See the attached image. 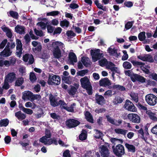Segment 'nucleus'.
I'll return each mask as SVG.
<instances>
[{"instance_id":"obj_45","label":"nucleus","mask_w":157,"mask_h":157,"mask_svg":"<svg viewBox=\"0 0 157 157\" xmlns=\"http://www.w3.org/2000/svg\"><path fill=\"white\" fill-rule=\"evenodd\" d=\"M42 49V46L40 43H39L38 45L36 47L33 48V50L34 52H39L41 51Z\"/></svg>"},{"instance_id":"obj_62","label":"nucleus","mask_w":157,"mask_h":157,"mask_svg":"<svg viewBox=\"0 0 157 157\" xmlns=\"http://www.w3.org/2000/svg\"><path fill=\"white\" fill-rule=\"evenodd\" d=\"M145 61L152 63L154 62V60L152 57L151 55H149L147 56L146 57Z\"/></svg>"},{"instance_id":"obj_34","label":"nucleus","mask_w":157,"mask_h":157,"mask_svg":"<svg viewBox=\"0 0 157 157\" xmlns=\"http://www.w3.org/2000/svg\"><path fill=\"white\" fill-rule=\"evenodd\" d=\"M116 133L118 134H121L123 135H125L127 130H124L121 128H116L114 130Z\"/></svg>"},{"instance_id":"obj_11","label":"nucleus","mask_w":157,"mask_h":157,"mask_svg":"<svg viewBox=\"0 0 157 157\" xmlns=\"http://www.w3.org/2000/svg\"><path fill=\"white\" fill-rule=\"evenodd\" d=\"M132 77L131 78V80L133 82H135L136 81L142 83L145 82L146 79L144 77L137 74H134Z\"/></svg>"},{"instance_id":"obj_59","label":"nucleus","mask_w":157,"mask_h":157,"mask_svg":"<svg viewBox=\"0 0 157 157\" xmlns=\"http://www.w3.org/2000/svg\"><path fill=\"white\" fill-rule=\"evenodd\" d=\"M37 25L40 26L43 29H45L46 27V24L44 22L42 21L38 22L37 24Z\"/></svg>"},{"instance_id":"obj_8","label":"nucleus","mask_w":157,"mask_h":157,"mask_svg":"<svg viewBox=\"0 0 157 157\" xmlns=\"http://www.w3.org/2000/svg\"><path fill=\"white\" fill-rule=\"evenodd\" d=\"M65 124L69 128H71L78 126L80 124V122L74 119H70L67 120Z\"/></svg>"},{"instance_id":"obj_28","label":"nucleus","mask_w":157,"mask_h":157,"mask_svg":"<svg viewBox=\"0 0 157 157\" xmlns=\"http://www.w3.org/2000/svg\"><path fill=\"white\" fill-rule=\"evenodd\" d=\"M125 146L128 150V151L132 153H134L135 151V147L133 145L129 144L128 143H126Z\"/></svg>"},{"instance_id":"obj_26","label":"nucleus","mask_w":157,"mask_h":157,"mask_svg":"<svg viewBox=\"0 0 157 157\" xmlns=\"http://www.w3.org/2000/svg\"><path fill=\"white\" fill-rule=\"evenodd\" d=\"M24 82V79L22 77L17 78L15 83V86H21Z\"/></svg>"},{"instance_id":"obj_22","label":"nucleus","mask_w":157,"mask_h":157,"mask_svg":"<svg viewBox=\"0 0 157 157\" xmlns=\"http://www.w3.org/2000/svg\"><path fill=\"white\" fill-rule=\"evenodd\" d=\"M68 58L70 62L73 63L77 61V59L76 55L73 52H70L69 54Z\"/></svg>"},{"instance_id":"obj_64","label":"nucleus","mask_w":157,"mask_h":157,"mask_svg":"<svg viewBox=\"0 0 157 157\" xmlns=\"http://www.w3.org/2000/svg\"><path fill=\"white\" fill-rule=\"evenodd\" d=\"M45 137L46 138H50L51 136V134L50 130L46 129L45 131Z\"/></svg>"},{"instance_id":"obj_57","label":"nucleus","mask_w":157,"mask_h":157,"mask_svg":"<svg viewBox=\"0 0 157 157\" xmlns=\"http://www.w3.org/2000/svg\"><path fill=\"white\" fill-rule=\"evenodd\" d=\"M66 34V35L68 37L71 36H76V34L71 30L67 31Z\"/></svg>"},{"instance_id":"obj_13","label":"nucleus","mask_w":157,"mask_h":157,"mask_svg":"<svg viewBox=\"0 0 157 157\" xmlns=\"http://www.w3.org/2000/svg\"><path fill=\"white\" fill-rule=\"evenodd\" d=\"M95 99L96 102L99 105H102L105 101L104 98L101 95H99L97 93L95 95Z\"/></svg>"},{"instance_id":"obj_48","label":"nucleus","mask_w":157,"mask_h":157,"mask_svg":"<svg viewBox=\"0 0 157 157\" xmlns=\"http://www.w3.org/2000/svg\"><path fill=\"white\" fill-rule=\"evenodd\" d=\"M132 99L136 102L138 101V97L137 95L135 93L132 94L130 95Z\"/></svg>"},{"instance_id":"obj_14","label":"nucleus","mask_w":157,"mask_h":157,"mask_svg":"<svg viewBox=\"0 0 157 157\" xmlns=\"http://www.w3.org/2000/svg\"><path fill=\"white\" fill-rule=\"evenodd\" d=\"M16 78V75L14 72H10L8 73L6 76V81L12 83Z\"/></svg>"},{"instance_id":"obj_17","label":"nucleus","mask_w":157,"mask_h":157,"mask_svg":"<svg viewBox=\"0 0 157 157\" xmlns=\"http://www.w3.org/2000/svg\"><path fill=\"white\" fill-rule=\"evenodd\" d=\"M15 32L20 34H24L25 33V28L23 26L17 25L15 28Z\"/></svg>"},{"instance_id":"obj_61","label":"nucleus","mask_w":157,"mask_h":157,"mask_svg":"<svg viewBox=\"0 0 157 157\" xmlns=\"http://www.w3.org/2000/svg\"><path fill=\"white\" fill-rule=\"evenodd\" d=\"M63 157H71L69 150H65L63 153Z\"/></svg>"},{"instance_id":"obj_25","label":"nucleus","mask_w":157,"mask_h":157,"mask_svg":"<svg viewBox=\"0 0 157 157\" xmlns=\"http://www.w3.org/2000/svg\"><path fill=\"white\" fill-rule=\"evenodd\" d=\"M85 114L87 121L91 123H93L94 122V120L91 113L88 111H86Z\"/></svg>"},{"instance_id":"obj_35","label":"nucleus","mask_w":157,"mask_h":157,"mask_svg":"<svg viewBox=\"0 0 157 157\" xmlns=\"http://www.w3.org/2000/svg\"><path fill=\"white\" fill-rule=\"evenodd\" d=\"M113 89H116L121 91H125L126 90L124 86L119 85H113Z\"/></svg>"},{"instance_id":"obj_50","label":"nucleus","mask_w":157,"mask_h":157,"mask_svg":"<svg viewBox=\"0 0 157 157\" xmlns=\"http://www.w3.org/2000/svg\"><path fill=\"white\" fill-rule=\"evenodd\" d=\"M88 72V70L87 69L83 70L78 71V75L80 76H83L86 74Z\"/></svg>"},{"instance_id":"obj_5","label":"nucleus","mask_w":157,"mask_h":157,"mask_svg":"<svg viewBox=\"0 0 157 157\" xmlns=\"http://www.w3.org/2000/svg\"><path fill=\"white\" fill-rule=\"evenodd\" d=\"M112 148L114 153L118 157H120L124 154V147L121 144H119L117 145L115 148H114V146H113Z\"/></svg>"},{"instance_id":"obj_46","label":"nucleus","mask_w":157,"mask_h":157,"mask_svg":"<svg viewBox=\"0 0 157 157\" xmlns=\"http://www.w3.org/2000/svg\"><path fill=\"white\" fill-rule=\"evenodd\" d=\"M106 117L107 119V120L110 123L115 125L116 126L118 125V124H116L115 120L112 119L111 117H110L109 115L106 116Z\"/></svg>"},{"instance_id":"obj_6","label":"nucleus","mask_w":157,"mask_h":157,"mask_svg":"<svg viewBox=\"0 0 157 157\" xmlns=\"http://www.w3.org/2000/svg\"><path fill=\"white\" fill-rule=\"evenodd\" d=\"M100 50L97 49L96 50H91L90 51L91 55L92 56V59L96 61L100 59L103 57V53H100Z\"/></svg>"},{"instance_id":"obj_20","label":"nucleus","mask_w":157,"mask_h":157,"mask_svg":"<svg viewBox=\"0 0 157 157\" xmlns=\"http://www.w3.org/2000/svg\"><path fill=\"white\" fill-rule=\"evenodd\" d=\"M33 93L29 91H27L23 94L22 99L24 100L28 99H32Z\"/></svg>"},{"instance_id":"obj_1","label":"nucleus","mask_w":157,"mask_h":157,"mask_svg":"<svg viewBox=\"0 0 157 157\" xmlns=\"http://www.w3.org/2000/svg\"><path fill=\"white\" fill-rule=\"evenodd\" d=\"M81 87L86 89L89 95H91L93 94L92 87L89 79L87 76L81 78L80 80Z\"/></svg>"},{"instance_id":"obj_9","label":"nucleus","mask_w":157,"mask_h":157,"mask_svg":"<svg viewBox=\"0 0 157 157\" xmlns=\"http://www.w3.org/2000/svg\"><path fill=\"white\" fill-rule=\"evenodd\" d=\"M128 118L132 122L135 123H139L140 118L139 115L136 114H129L127 116Z\"/></svg>"},{"instance_id":"obj_7","label":"nucleus","mask_w":157,"mask_h":157,"mask_svg":"<svg viewBox=\"0 0 157 157\" xmlns=\"http://www.w3.org/2000/svg\"><path fill=\"white\" fill-rule=\"evenodd\" d=\"M124 107L128 111L132 112H136L137 109L133 103L128 99L126 100Z\"/></svg>"},{"instance_id":"obj_33","label":"nucleus","mask_w":157,"mask_h":157,"mask_svg":"<svg viewBox=\"0 0 157 157\" xmlns=\"http://www.w3.org/2000/svg\"><path fill=\"white\" fill-rule=\"evenodd\" d=\"M124 100L123 98H122L119 96H116L115 97L113 103L115 104L121 103Z\"/></svg>"},{"instance_id":"obj_37","label":"nucleus","mask_w":157,"mask_h":157,"mask_svg":"<svg viewBox=\"0 0 157 157\" xmlns=\"http://www.w3.org/2000/svg\"><path fill=\"white\" fill-rule=\"evenodd\" d=\"M69 21L66 19L61 21L60 23V25L62 27H63L65 26L67 28L69 26Z\"/></svg>"},{"instance_id":"obj_27","label":"nucleus","mask_w":157,"mask_h":157,"mask_svg":"<svg viewBox=\"0 0 157 157\" xmlns=\"http://www.w3.org/2000/svg\"><path fill=\"white\" fill-rule=\"evenodd\" d=\"M128 60L135 67H137L140 65H144L145 63L135 61L132 58H130Z\"/></svg>"},{"instance_id":"obj_41","label":"nucleus","mask_w":157,"mask_h":157,"mask_svg":"<svg viewBox=\"0 0 157 157\" xmlns=\"http://www.w3.org/2000/svg\"><path fill=\"white\" fill-rule=\"evenodd\" d=\"M77 91V88L74 86H72L70 90L68 91V93L70 95H74Z\"/></svg>"},{"instance_id":"obj_55","label":"nucleus","mask_w":157,"mask_h":157,"mask_svg":"<svg viewBox=\"0 0 157 157\" xmlns=\"http://www.w3.org/2000/svg\"><path fill=\"white\" fill-rule=\"evenodd\" d=\"M124 5L128 8H130L132 7L133 5V3L131 1H125L124 3Z\"/></svg>"},{"instance_id":"obj_60","label":"nucleus","mask_w":157,"mask_h":157,"mask_svg":"<svg viewBox=\"0 0 157 157\" xmlns=\"http://www.w3.org/2000/svg\"><path fill=\"white\" fill-rule=\"evenodd\" d=\"M54 27H53L50 25H47V29L48 33H53V31H54Z\"/></svg>"},{"instance_id":"obj_21","label":"nucleus","mask_w":157,"mask_h":157,"mask_svg":"<svg viewBox=\"0 0 157 157\" xmlns=\"http://www.w3.org/2000/svg\"><path fill=\"white\" fill-rule=\"evenodd\" d=\"M138 37L140 41L144 40L145 43H148L149 42L148 39H145L146 38L145 33V32H142L138 34Z\"/></svg>"},{"instance_id":"obj_63","label":"nucleus","mask_w":157,"mask_h":157,"mask_svg":"<svg viewBox=\"0 0 157 157\" xmlns=\"http://www.w3.org/2000/svg\"><path fill=\"white\" fill-rule=\"evenodd\" d=\"M9 82L6 81L5 79L4 84L2 86V88L6 90H7L10 88V86L8 83Z\"/></svg>"},{"instance_id":"obj_38","label":"nucleus","mask_w":157,"mask_h":157,"mask_svg":"<svg viewBox=\"0 0 157 157\" xmlns=\"http://www.w3.org/2000/svg\"><path fill=\"white\" fill-rule=\"evenodd\" d=\"M123 66L124 69H129L131 68L132 65L130 62L128 61H125L123 63Z\"/></svg>"},{"instance_id":"obj_18","label":"nucleus","mask_w":157,"mask_h":157,"mask_svg":"<svg viewBox=\"0 0 157 157\" xmlns=\"http://www.w3.org/2000/svg\"><path fill=\"white\" fill-rule=\"evenodd\" d=\"M108 52L112 56H114L115 57L118 58L120 56V54L118 53L117 52V49H115L114 48L113 49L109 47L107 50Z\"/></svg>"},{"instance_id":"obj_56","label":"nucleus","mask_w":157,"mask_h":157,"mask_svg":"<svg viewBox=\"0 0 157 157\" xmlns=\"http://www.w3.org/2000/svg\"><path fill=\"white\" fill-rule=\"evenodd\" d=\"M132 22L128 21L125 25V28L126 30L129 29L132 27Z\"/></svg>"},{"instance_id":"obj_15","label":"nucleus","mask_w":157,"mask_h":157,"mask_svg":"<svg viewBox=\"0 0 157 157\" xmlns=\"http://www.w3.org/2000/svg\"><path fill=\"white\" fill-rule=\"evenodd\" d=\"M99 82L100 86H101L106 87L111 85L110 81L107 78L101 79Z\"/></svg>"},{"instance_id":"obj_23","label":"nucleus","mask_w":157,"mask_h":157,"mask_svg":"<svg viewBox=\"0 0 157 157\" xmlns=\"http://www.w3.org/2000/svg\"><path fill=\"white\" fill-rule=\"evenodd\" d=\"M15 116L19 120H22L26 118L25 115L22 113L21 111L16 112L15 114Z\"/></svg>"},{"instance_id":"obj_24","label":"nucleus","mask_w":157,"mask_h":157,"mask_svg":"<svg viewBox=\"0 0 157 157\" xmlns=\"http://www.w3.org/2000/svg\"><path fill=\"white\" fill-rule=\"evenodd\" d=\"M101 149V154L103 157H108V155L106 152H108L109 150L106 146L103 145L100 147Z\"/></svg>"},{"instance_id":"obj_29","label":"nucleus","mask_w":157,"mask_h":157,"mask_svg":"<svg viewBox=\"0 0 157 157\" xmlns=\"http://www.w3.org/2000/svg\"><path fill=\"white\" fill-rule=\"evenodd\" d=\"M94 4L98 9L101 10L103 11H105L107 10V8L106 6H103L99 3V1L98 0H95L94 2Z\"/></svg>"},{"instance_id":"obj_58","label":"nucleus","mask_w":157,"mask_h":157,"mask_svg":"<svg viewBox=\"0 0 157 157\" xmlns=\"http://www.w3.org/2000/svg\"><path fill=\"white\" fill-rule=\"evenodd\" d=\"M7 42V40L5 39L2 41L0 44V49H3Z\"/></svg>"},{"instance_id":"obj_51","label":"nucleus","mask_w":157,"mask_h":157,"mask_svg":"<svg viewBox=\"0 0 157 157\" xmlns=\"http://www.w3.org/2000/svg\"><path fill=\"white\" fill-rule=\"evenodd\" d=\"M62 79L63 81L65 82V83L68 84H71V81H70L69 77H65L62 76Z\"/></svg>"},{"instance_id":"obj_12","label":"nucleus","mask_w":157,"mask_h":157,"mask_svg":"<svg viewBox=\"0 0 157 157\" xmlns=\"http://www.w3.org/2000/svg\"><path fill=\"white\" fill-rule=\"evenodd\" d=\"M49 100L51 105L53 107H55L58 106V101L57 98H56L52 94L49 95Z\"/></svg>"},{"instance_id":"obj_16","label":"nucleus","mask_w":157,"mask_h":157,"mask_svg":"<svg viewBox=\"0 0 157 157\" xmlns=\"http://www.w3.org/2000/svg\"><path fill=\"white\" fill-rule=\"evenodd\" d=\"M1 29L4 32L6 33V36L9 38H11L12 37L13 34L10 29L5 25L2 26Z\"/></svg>"},{"instance_id":"obj_2","label":"nucleus","mask_w":157,"mask_h":157,"mask_svg":"<svg viewBox=\"0 0 157 157\" xmlns=\"http://www.w3.org/2000/svg\"><path fill=\"white\" fill-rule=\"evenodd\" d=\"M61 42H52V49L53 54L54 57L59 59L62 56V53L59 48Z\"/></svg>"},{"instance_id":"obj_39","label":"nucleus","mask_w":157,"mask_h":157,"mask_svg":"<svg viewBox=\"0 0 157 157\" xmlns=\"http://www.w3.org/2000/svg\"><path fill=\"white\" fill-rule=\"evenodd\" d=\"M59 105L60 106L61 109H65L67 105L63 100H60L58 101V106Z\"/></svg>"},{"instance_id":"obj_52","label":"nucleus","mask_w":157,"mask_h":157,"mask_svg":"<svg viewBox=\"0 0 157 157\" xmlns=\"http://www.w3.org/2000/svg\"><path fill=\"white\" fill-rule=\"evenodd\" d=\"M132 71H131L130 70H128L125 71L124 73L126 75L130 77L131 78V77H132L133 78L134 74H134V73H132Z\"/></svg>"},{"instance_id":"obj_31","label":"nucleus","mask_w":157,"mask_h":157,"mask_svg":"<svg viewBox=\"0 0 157 157\" xmlns=\"http://www.w3.org/2000/svg\"><path fill=\"white\" fill-rule=\"evenodd\" d=\"M9 121L7 118L1 119L0 121V127H6L9 124Z\"/></svg>"},{"instance_id":"obj_32","label":"nucleus","mask_w":157,"mask_h":157,"mask_svg":"<svg viewBox=\"0 0 157 157\" xmlns=\"http://www.w3.org/2000/svg\"><path fill=\"white\" fill-rule=\"evenodd\" d=\"M86 132V130H82V133L79 136V138L80 140H83L86 139L87 138Z\"/></svg>"},{"instance_id":"obj_43","label":"nucleus","mask_w":157,"mask_h":157,"mask_svg":"<svg viewBox=\"0 0 157 157\" xmlns=\"http://www.w3.org/2000/svg\"><path fill=\"white\" fill-rule=\"evenodd\" d=\"M75 105V103H73L72 104H71L70 107H68L67 105L64 109L66 110L67 111L69 112H73L74 110L73 106Z\"/></svg>"},{"instance_id":"obj_19","label":"nucleus","mask_w":157,"mask_h":157,"mask_svg":"<svg viewBox=\"0 0 157 157\" xmlns=\"http://www.w3.org/2000/svg\"><path fill=\"white\" fill-rule=\"evenodd\" d=\"M12 53V52L10 49L5 48L0 53V55L3 57H7L10 56Z\"/></svg>"},{"instance_id":"obj_49","label":"nucleus","mask_w":157,"mask_h":157,"mask_svg":"<svg viewBox=\"0 0 157 157\" xmlns=\"http://www.w3.org/2000/svg\"><path fill=\"white\" fill-rule=\"evenodd\" d=\"M144 65H140V67L141 69L144 72L145 74L149 75L150 73V72L149 69L146 68L144 66Z\"/></svg>"},{"instance_id":"obj_3","label":"nucleus","mask_w":157,"mask_h":157,"mask_svg":"<svg viewBox=\"0 0 157 157\" xmlns=\"http://www.w3.org/2000/svg\"><path fill=\"white\" fill-rule=\"evenodd\" d=\"M61 78L58 76L56 75L52 76L49 75L48 83V85H52L55 84L57 85L60 84V83Z\"/></svg>"},{"instance_id":"obj_40","label":"nucleus","mask_w":157,"mask_h":157,"mask_svg":"<svg viewBox=\"0 0 157 157\" xmlns=\"http://www.w3.org/2000/svg\"><path fill=\"white\" fill-rule=\"evenodd\" d=\"M99 65L101 67L106 66L108 63V61L106 59L104 58L99 61Z\"/></svg>"},{"instance_id":"obj_42","label":"nucleus","mask_w":157,"mask_h":157,"mask_svg":"<svg viewBox=\"0 0 157 157\" xmlns=\"http://www.w3.org/2000/svg\"><path fill=\"white\" fill-rule=\"evenodd\" d=\"M29 79L32 82H34L36 80V75L34 72H31L29 75Z\"/></svg>"},{"instance_id":"obj_44","label":"nucleus","mask_w":157,"mask_h":157,"mask_svg":"<svg viewBox=\"0 0 157 157\" xmlns=\"http://www.w3.org/2000/svg\"><path fill=\"white\" fill-rule=\"evenodd\" d=\"M103 136L104 134L101 131L97 130L96 135L94 137L96 139H100L101 138V137Z\"/></svg>"},{"instance_id":"obj_54","label":"nucleus","mask_w":157,"mask_h":157,"mask_svg":"<svg viewBox=\"0 0 157 157\" xmlns=\"http://www.w3.org/2000/svg\"><path fill=\"white\" fill-rule=\"evenodd\" d=\"M34 31L36 34L38 36H43V33L42 30H39L36 29H34Z\"/></svg>"},{"instance_id":"obj_4","label":"nucleus","mask_w":157,"mask_h":157,"mask_svg":"<svg viewBox=\"0 0 157 157\" xmlns=\"http://www.w3.org/2000/svg\"><path fill=\"white\" fill-rule=\"evenodd\" d=\"M156 97L154 95L150 94L145 96V100L147 103L150 106L155 105L157 102Z\"/></svg>"},{"instance_id":"obj_30","label":"nucleus","mask_w":157,"mask_h":157,"mask_svg":"<svg viewBox=\"0 0 157 157\" xmlns=\"http://www.w3.org/2000/svg\"><path fill=\"white\" fill-rule=\"evenodd\" d=\"M146 113L148 115L149 117L151 119L154 121H157V117L155 116V114L153 113L151 110L147 111Z\"/></svg>"},{"instance_id":"obj_53","label":"nucleus","mask_w":157,"mask_h":157,"mask_svg":"<svg viewBox=\"0 0 157 157\" xmlns=\"http://www.w3.org/2000/svg\"><path fill=\"white\" fill-rule=\"evenodd\" d=\"M62 31V29L60 27H58L55 29L53 32V35L60 34Z\"/></svg>"},{"instance_id":"obj_36","label":"nucleus","mask_w":157,"mask_h":157,"mask_svg":"<svg viewBox=\"0 0 157 157\" xmlns=\"http://www.w3.org/2000/svg\"><path fill=\"white\" fill-rule=\"evenodd\" d=\"M10 16L16 19H17L18 18L19 15L18 13L16 11L11 10L9 12Z\"/></svg>"},{"instance_id":"obj_10","label":"nucleus","mask_w":157,"mask_h":157,"mask_svg":"<svg viewBox=\"0 0 157 157\" xmlns=\"http://www.w3.org/2000/svg\"><path fill=\"white\" fill-rule=\"evenodd\" d=\"M16 49L17 52H16V55L18 56L19 57L21 56L22 54V44L21 40L18 39H16Z\"/></svg>"},{"instance_id":"obj_47","label":"nucleus","mask_w":157,"mask_h":157,"mask_svg":"<svg viewBox=\"0 0 157 157\" xmlns=\"http://www.w3.org/2000/svg\"><path fill=\"white\" fill-rule=\"evenodd\" d=\"M88 58L82 56L81 58V61L84 66L87 67L88 65V63L87 62V59Z\"/></svg>"}]
</instances>
